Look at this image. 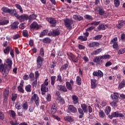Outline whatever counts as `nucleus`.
Instances as JSON below:
<instances>
[{
  "mask_svg": "<svg viewBox=\"0 0 125 125\" xmlns=\"http://www.w3.org/2000/svg\"><path fill=\"white\" fill-rule=\"evenodd\" d=\"M6 63L7 64L4 65L3 63H2V60L0 59V73H2V75H5L6 77L9 73V71L12 69V64L13 62H12V60L10 58H8L6 60Z\"/></svg>",
  "mask_w": 125,
  "mask_h": 125,
  "instance_id": "nucleus-1",
  "label": "nucleus"
},
{
  "mask_svg": "<svg viewBox=\"0 0 125 125\" xmlns=\"http://www.w3.org/2000/svg\"><path fill=\"white\" fill-rule=\"evenodd\" d=\"M64 26L65 28L67 30H69V31H71L72 29H73V26L72 25H73V23H74V21H72V20L66 18L65 20H63Z\"/></svg>",
  "mask_w": 125,
  "mask_h": 125,
  "instance_id": "nucleus-2",
  "label": "nucleus"
},
{
  "mask_svg": "<svg viewBox=\"0 0 125 125\" xmlns=\"http://www.w3.org/2000/svg\"><path fill=\"white\" fill-rule=\"evenodd\" d=\"M66 55L68 59H69L71 62H73L74 63H78V57H76V55H74V54H73L72 52H67Z\"/></svg>",
  "mask_w": 125,
  "mask_h": 125,
  "instance_id": "nucleus-3",
  "label": "nucleus"
},
{
  "mask_svg": "<svg viewBox=\"0 0 125 125\" xmlns=\"http://www.w3.org/2000/svg\"><path fill=\"white\" fill-rule=\"evenodd\" d=\"M108 117L112 120L113 118H125V115L123 114V113H119V111H116L114 112H112L111 115H108Z\"/></svg>",
  "mask_w": 125,
  "mask_h": 125,
  "instance_id": "nucleus-4",
  "label": "nucleus"
},
{
  "mask_svg": "<svg viewBox=\"0 0 125 125\" xmlns=\"http://www.w3.org/2000/svg\"><path fill=\"white\" fill-rule=\"evenodd\" d=\"M17 19L20 22H24V21H28L29 20V15L27 14H23L22 15H19Z\"/></svg>",
  "mask_w": 125,
  "mask_h": 125,
  "instance_id": "nucleus-5",
  "label": "nucleus"
},
{
  "mask_svg": "<svg viewBox=\"0 0 125 125\" xmlns=\"http://www.w3.org/2000/svg\"><path fill=\"white\" fill-rule=\"evenodd\" d=\"M46 20L50 23L51 27H56V25H57V21L56 20V19L54 18L48 17L46 18Z\"/></svg>",
  "mask_w": 125,
  "mask_h": 125,
  "instance_id": "nucleus-6",
  "label": "nucleus"
},
{
  "mask_svg": "<svg viewBox=\"0 0 125 125\" xmlns=\"http://www.w3.org/2000/svg\"><path fill=\"white\" fill-rule=\"evenodd\" d=\"M94 9L96 12H98V14L99 15L102 16L104 15V14H106V13H105V10L103 8V6L101 5L95 7Z\"/></svg>",
  "mask_w": 125,
  "mask_h": 125,
  "instance_id": "nucleus-7",
  "label": "nucleus"
},
{
  "mask_svg": "<svg viewBox=\"0 0 125 125\" xmlns=\"http://www.w3.org/2000/svg\"><path fill=\"white\" fill-rule=\"evenodd\" d=\"M31 102H35L36 106L38 107L40 105V98L37 94H34L30 99Z\"/></svg>",
  "mask_w": 125,
  "mask_h": 125,
  "instance_id": "nucleus-8",
  "label": "nucleus"
},
{
  "mask_svg": "<svg viewBox=\"0 0 125 125\" xmlns=\"http://www.w3.org/2000/svg\"><path fill=\"white\" fill-rule=\"evenodd\" d=\"M43 58L39 56L37 58V69H41L42 67V62H43Z\"/></svg>",
  "mask_w": 125,
  "mask_h": 125,
  "instance_id": "nucleus-9",
  "label": "nucleus"
},
{
  "mask_svg": "<svg viewBox=\"0 0 125 125\" xmlns=\"http://www.w3.org/2000/svg\"><path fill=\"white\" fill-rule=\"evenodd\" d=\"M8 95H9V87L7 86L3 91L4 101L3 103H4V102H6V101H7V100L8 99Z\"/></svg>",
  "mask_w": 125,
  "mask_h": 125,
  "instance_id": "nucleus-10",
  "label": "nucleus"
},
{
  "mask_svg": "<svg viewBox=\"0 0 125 125\" xmlns=\"http://www.w3.org/2000/svg\"><path fill=\"white\" fill-rule=\"evenodd\" d=\"M78 112V110H77V108L75 107V106L70 104L68 105V108H67V113H77Z\"/></svg>",
  "mask_w": 125,
  "mask_h": 125,
  "instance_id": "nucleus-11",
  "label": "nucleus"
},
{
  "mask_svg": "<svg viewBox=\"0 0 125 125\" xmlns=\"http://www.w3.org/2000/svg\"><path fill=\"white\" fill-rule=\"evenodd\" d=\"M48 36H52L53 37H57L60 35V31L58 29H53V31L48 34Z\"/></svg>",
  "mask_w": 125,
  "mask_h": 125,
  "instance_id": "nucleus-12",
  "label": "nucleus"
},
{
  "mask_svg": "<svg viewBox=\"0 0 125 125\" xmlns=\"http://www.w3.org/2000/svg\"><path fill=\"white\" fill-rule=\"evenodd\" d=\"M57 88L60 91L62 92H67L68 91V89L66 88V86L63 85H57Z\"/></svg>",
  "mask_w": 125,
  "mask_h": 125,
  "instance_id": "nucleus-13",
  "label": "nucleus"
},
{
  "mask_svg": "<svg viewBox=\"0 0 125 125\" xmlns=\"http://www.w3.org/2000/svg\"><path fill=\"white\" fill-rule=\"evenodd\" d=\"M44 85H41V93L42 95H45V92H48V87Z\"/></svg>",
  "mask_w": 125,
  "mask_h": 125,
  "instance_id": "nucleus-14",
  "label": "nucleus"
},
{
  "mask_svg": "<svg viewBox=\"0 0 125 125\" xmlns=\"http://www.w3.org/2000/svg\"><path fill=\"white\" fill-rule=\"evenodd\" d=\"M31 29H35V30H39L41 28V25H39L36 21H34L30 25Z\"/></svg>",
  "mask_w": 125,
  "mask_h": 125,
  "instance_id": "nucleus-15",
  "label": "nucleus"
},
{
  "mask_svg": "<svg viewBox=\"0 0 125 125\" xmlns=\"http://www.w3.org/2000/svg\"><path fill=\"white\" fill-rule=\"evenodd\" d=\"M9 13L10 15H11V16H15L17 19L18 17V15H19L15 9H10V12H9Z\"/></svg>",
  "mask_w": 125,
  "mask_h": 125,
  "instance_id": "nucleus-16",
  "label": "nucleus"
},
{
  "mask_svg": "<svg viewBox=\"0 0 125 125\" xmlns=\"http://www.w3.org/2000/svg\"><path fill=\"white\" fill-rule=\"evenodd\" d=\"M111 99L113 101H116V102H119V94L117 93L112 94L110 96Z\"/></svg>",
  "mask_w": 125,
  "mask_h": 125,
  "instance_id": "nucleus-17",
  "label": "nucleus"
},
{
  "mask_svg": "<svg viewBox=\"0 0 125 125\" xmlns=\"http://www.w3.org/2000/svg\"><path fill=\"white\" fill-rule=\"evenodd\" d=\"M56 100L58 103L61 105H64V104H65V99L62 96L57 97Z\"/></svg>",
  "mask_w": 125,
  "mask_h": 125,
  "instance_id": "nucleus-18",
  "label": "nucleus"
},
{
  "mask_svg": "<svg viewBox=\"0 0 125 125\" xmlns=\"http://www.w3.org/2000/svg\"><path fill=\"white\" fill-rule=\"evenodd\" d=\"M19 25V22L17 21L14 22L10 25L11 30H16V29H18Z\"/></svg>",
  "mask_w": 125,
  "mask_h": 125,
  "instance_id": "nucleus-19",
  "label": "nucleus"
},
{
  "mask_svg": "<svg viewBox=\"0 0 125 125\" xmlns=\"http://www.w3.org/2000/svg\"><path fill=\"white\" fill-rule=\"evenodd\" d=\"M93 62L95 63H97V64H98L99 65H100V64H102L103 63V61H102L101 59H100V56H97L95 58H94Z\"/></svg>",
  "mask_w": 125,
  "mask_h": 125,
  "instance_id": "nucleus-20",
  "label": "nucleus"
},
{
  "mask_svg": "<svg viewBox=\"0 0 125 125\" xmlns=\"http://www.w3.org/2000/svg\"><path fill=\"white\" fill-rule=\"evenodd\" d=\"M100 45V43L97 42H90L88 44L89 47H96L97 46H99Z\"/></svg>",
  "mask_w": 125,
  "mask_h": 125,
  "instance_id": "nucleus-21",
  "label": "nucleus"
},
{
  "mask_svg": "<svg viewBox=\"0 0 125 125\" xmlns=\"http://www.w3.org/2000/svg\"><path fill=\"white\" fill-rule=\"evenodd\" d=\"M57 112V105L55 104H53L52 105V107L51 108V114H52L53 115L54 114L56 113Z\"/></svg>",
  "mask_w": 125,
  "mask_h": 125,
  "instance_id": "nucleus-22",
  "label": "nucleus"
},
{
  "mask_svg": "<svg viewBox=\"0 0 125 125\" xmlns=\"http://www.w3.org/2000/svg\"><path fill=\"white\" fill-rule=\"evenodd\" d=\"M125 20H120L118 21V24L116 25V27L118 28V29H121L123 26H125Z\"/></svg>",
  "mask_w": 125,
  "mask_h": 125,
  "instance_id": "nucleus-23",
  "label": "nucleus"
},
{
  "mask_svg": "<svg viewBox=\"0 0 125 125\" xmlns=\"http://www.w3.org/2000/svg\"><path fill=\"white\" fill-rule=\"evenodd\" d=\"M9 23V21L5 20L4 18L0 20V26H4Z\"/></svg>",
  "mask_w": 125,
  "mask_h": 125,
  "instance_id": "nucleus-24",
  "label": "nucleus"
},
{
  "mask_svg": "<svg viewBox=\"0 0 125 125\" xmlns=\"http://www.w3.org/2000/svg\"><path fill=\"white\" fill-rule=\"evenodd\" d=\"M99 116L101 119H104L106 118V114H105V112H104V111L102 109H100L99 111Z\"/></svg>",
  "mask_w": 125,
  "mask_h": 125,
  "instance_id": "nucleus-25",
  "label": "nucleus"
},
{
  "mask_svg": "<svg viewBox=\"0 0 125 125\" xmlns=\"http://www.w3.org/2000/svg\"><path fill=\"white\" fill-rule=\"evenodd\" d=\"M82 109L83 110L84 113H87L88 108L87 105L85 104H81Z\"/></svg>",
  "mask_w": 125,
  "mask_h": 125,
  "instance_id": "nucleus-26",
  "label": "nucleus"
},
{
  "mask_svg": "<svg viewBox=\"0 0 125 125\" xmlns=\"http://www.w3.org/2000/svg\"><path fill=\"white\" fill-rule=\"evenodd\" d=\"M12 49V48H11L9 46H8L5 49H4L3 52L4 53V54H6L7 55L9 54V52H10V51Z\"/></svg>",
  "mask_w": 125,
  "mask_h": 125,
  "instance_id": "nucleus-27",
  "label": "nucleus"
},
{
  "mask_svg": "<svg viewBox=\"0 0 125 125\" xmlns=\"http://www.w3.org/2000/svg\"><path fill=\"white\" fill-rule=\"evenodd\" d=\"M73 104H78L79 103V97L74 95L72 96Z\"/></svg>",
  "mask_w": 125,
  "mask_h": 125,
  "instance_id": "nucleus-28",
  "label": "nucleus"
},
{
  "mask_svg": "<svg viewBox=\"0 0 125 125\" xmlns=\"http://www.w3.org/2000/svg\"><path fill=\"white\" fill-rule=\"evenodd\" d=\"M78 112L80 114V115L79 116V119H83V115H84L83 110L82 109V108L80 107L78 108Z\"/></svg>",
  "mask_w": 125,
  "mask_h": 125,
  "instance_id": "nucleus-29",
  "label": "nucleus"
},
{
  "mask_svg": "<svg viewBox=\"0 0 125 125\" xmlns=\"http://www.w3.org/2000/svg\"><path fill=\"white\" fill-rule=\"evenodd\" d=\"M91 85L92 88H96V86H97V84L96 83V80L92 79L91 80Z\"/></svg>",
  "mask_w": 125,
  "mask_h": 125,
  "instance_id": "nucleus-30",
  "label": "nucleus"
},
{
  "mask_svg": "<svg viewBox=\"0 0 125 125\" xmlns=\"http://www.w3.org/2000/svg\"><path fill=\"white\" fill-rule=\"evenodd\" d=\"M64 120L66 122H69V123H72L74 122V119L70 116H67L64 117Z\"/></svg>",
  "mask_w": 125,
  "mask_h": 125,
  "instance_id": "nucleus-31",
  "label": "nucleus"
},
{
  "mask_svg": "<svg viewBox=\"0 0 125 125\" xmlns=\"http://www.w3.org/2000/svg\"><path fill=\"white\" fill-rule=\"evenodd\" d=\"M73 19L78 21H82V20H83V18L79 15H75L73 16Z\"/></svg>",
  "mask_w": 125,
  "mask_h": 125,
  "instance_id": "nucleus-32",
  "label": "nucleus"
},
{
  "mask_svg": "<svg viewBox=\"0 0 125 125\" xmlns=\"http://www.w3.org/2000/svg\"><path fill=\"white\" fill-rule=\"evenodd\" d=\"M38 17V15L36 14H32L30 16H28V20L31 21V20H35Z\"/></svg>",
  "mask_w": 125,
  "mask_h": 125,
  "instance_id": "nucleus-33",
  "label": "nucleus"
},
{
  "mask_svg": "<svg viewBox=\"0 0 125 125\" xmlns=\"http://www.w3.org/2000/svg\"><path fill=\"white\" fill-rule=\"evenodd\" d=\"M111 108L110 106H107L105 107V109L104 110V112L105 114L107 115V116H109V114L110 113H111Z\"/></svg>",
  "mask_w": 125,
  "mask_h": 125,
  "instance_id": "nucleus-34",
  "label": "nucleus"
},
{
  "mask_svg": "<svg viewBox=\"0 0 125 125\" xmlns=\"http://www.w3.org/2000/svg\"><path fill=\"white\" fill-rule=\"evenodd\" d=\"M48 33V30H43L40 34V38H43L44 36H46Z\"/></svg>",
  "mask_w": 125,
  "mask_h": 125,
  "instance_id": "nucleus-35",
  "label": "nucleus"
},
{
  "mask_svg": "<svg viewBox=\"0 0 125 125\" xmlns=\"http://www.w3.org/2000/svg\"><path fill=\"white\" fill-rule=\"evenodd\" d=\"M42 42L47 44L50 43L51 42V39L48 37H46L43 39Z\"/></svg>",
  "mask_w": 125,
  "mask_h": 125,
  "instance_id": "nucleus-36",
  "label": "nucleus"
},
{
  "mask_svg": "<svg viewBox=\"0 0 125 125\" xmlns=\"http://www.w3.org/2000/svg\"><path fill=\"white\" fill-rule=\"evenodd\" d=\"M111 58V55L109 54L104 55L103 56H100V59L104 60L106 59H110Z\"/></svg>",
  "mask_w": 125,
  "mask_h": 125,
  "instance_id": "nucleus-37",
  "label": "nucleus"
},
{
  "mask_svg": "<svg viewBox=\"0 0 125 125\" xmlns=\"http://www.w3.org/2000/svg\"><path fill=\"white\" fill-rule=\"evenodd\" d=\"M105 26L106 25H104L103 23H101L97 27L98 31L106 30Z\"/></svg>",
  "mask_w": 125,
  "mask_h": 125,
  "instance_id": "nucleus-38",
  "label": "nucleus"
},
{
  "mask_svg": "<svg viewBox=\"0 0 125 125\" xmlns=\"http://www.w3.org/2000/svg\"><path fill=\"white\" fill-rule=\"evenodd\" d=\"M66 89H68V90H70V91H72L73 90V88L72 87V85H71V83H70V82H66L65 83Z\"/></svg>",
  "mask_w": 125,
  "mask_h": 125,
  "instance_id": "nucleus-39",
  "label": "nucleus"
},
{
  "mask_svg": "<svg viewBox=\"0 0 125 125\" xmlns=\"http://www.w3.org/2000/svg\"><path fill=\"white\" fill-rule=\"evenodd\" d=\"M76 83L78 85H81L82 84V78L80 76H77L76 77Z\"/></svg>",
  "mask_w": 125,
  "mask_h": 125,
  "instance_id": "nucleus-40",
  "label": "nucleus"
},
{
  "mask_svg": "<svg viewBox=\"0 0 125 125\" xmlns=\"http://www.w3.org/2000/svg\"><path fill=\"white\" fill-rule=\"evenodd\" d=\"M1 10L4 13H9V12H10V9L7 8V7H3L1 8Z\"/></svg>",
  "mask_w": 125,
  "mask_h": 125,
  "instance_id": "nucleus-41",
  "label": "nucleus"
},
{
  "mask_svg": "<svg viewBox=\"0 0 125 125\" xmlns=\"http://www.w3.org/2000/svg\"><path fill=\"white\" fill-rule=\"evenodd\" d=\"M22 107L23 108V109L24 110V111H27L28 108V103L27 102L23 103L22 104Z\"/></svg>",
  "mask_w": 125,
  "mask_h": 125,
  "instance_id": "nucleus-42",
  "label": "nucleus"
},
{
  "mask_svg": "<svg viewBox=\"0 0 125 125\" xmlns=\"http://www.w3.org/2000/svg\"><path fill=\"white\" fill-rule=\"evenodd\" d=\"M102 51V49L99 48V49H97L94 50L93 52V55H97V54H99V53H100V52H101Z\"/></svg>",
  "mask_w": 125,
  "mask_h": 125,
  "instance_id": "nucleus-43",
  "label": "nucleus"
},
{
  "mask_svg": "<svg viewBox=\"0 0 125 125\" xmlns=\"http://www.w3.org/2000/svg\"><path fill=\"white\" fill-rule=\"evenodd\" d=\"M114 4L115 7H119V6H120V4H121L120 0H114Z\"/></svg>",
  "mask_w": 125,
  "mask_h": 125,
  "instance_id": "nucleus-44",
  "label": "nucleus"
},
{
  "mask_svg": "<svg viewBox=\"0 0 125 125\" xmlns=\"http://www.w3.org/2000/svg\"><path fill=\"white\" fill-rule=\"evenodd\" d=\"M56 80V76L51 77V85H54L55 84V80Z\"/></svg>",
  "mask_w": 125,
  "mask_h": 125,
  "instance_id": "nucleus-45",
  "label": "nucleus"
},
{
  "mask_svg": "<svg viewBox=\"0 0 125 125\" xmlns=\"http://www.w3.org/2000/svg\"><path fill=\"white\" fill-rule=\"evenodd\" d=\"M15 107L17 110H21V109H22L21 104L20 102H17L15 103Z\"/></svg>",
  "mask_w": 125,
  "mask_h": 125,
  "instance_id": "nucleus-46",
  "label": "nucleus"
},
{
  "mask_svg": "<svg viewBox=\"0 0 125 125\" xmlns=\"http://www.w3.org/2000/svg\"><path fill=\"white\" fill-rule=\"evenodd\" d=\"M22 36L25 38H29V33H28V30H23Z\"/></svg>",
  "mask_w": 125,
  "mask_h": 125,
  "instance_id": "nucleus-47",
  "label": "nucleus"
},
{
  "mask_svg": "<svg viewBox=\"0 0 125 125\" xmlns=\"http://www.w3.org/2000/svg\"><path fill=\"white\" fill-rule=\"evenodd\" d=\"M5 119L4 113L0 110V121H3Z\"/></svg>",
  "mask_w": 125,
  "mask_h": 125,
  "instance_id": "nucleus-48",
  "label": "nucleus"
},
{
  "mask_svg": "<svg viewBox=\"0 0 125 125\" xmlns=\"http://www.w3.org/2000/svg\"><path fill=\"white\" fill-rule=\"evenodd\" d=\"M31 87H32V86L31 85V84L27 85L25 86L26 91H27V92H31V91H32V90H31Z\"/></svg>",
  "mask_w": 125,
  "mask_h": 125,
  "instance_id": "nucleus-49",
  "label": "nucleus"
},
{
  "mask_svg": "<svg viewBox=\"0 0 125 125\" xmlns=\"http://www.w3.org/2000/svg\"><path fill=\"white\" fill-rule=\"evenodd\" d=\"M11 99L13 102H15V101H16V99H17V94L15 93L12 94Z\"/></svg>",
  "mask_w": 125,
  "mask_h": 125,
  "instance_id": "nucleus-50",
  "label": "nucleus"
},
{
  "mask_svg": "<svg viewBox=\"0 0 125 125\" xmlns=\"http://www.w3.org/2000/svg\"><path fill=\"white\" fill-rule=\"evenodd\" d=\"M118 37H115L113 39H112L111 41H110V44H114L115 43H118Z\"/></svg>",
  "mask_w": 125,
  "mask_h": 125,
  "instance_id": "nucleus-51",
  "label": "nucleus"
},
{
  "mask_svg": "<svg viewBox=\"0 0 125 125\" xmlns=\"http://www.w3.org/2000/svg\"><path fill=\"white\" fill-rule=\"evenodd\" d=\"M56 81H57V82H59L60 83H62V82H63V80H62V76H61V75L60 74H59L57 76Z\"/></svg>",
  "mask_w": 125,
  "mask_h": 125,
  "instance_id": "nucleus-52",
  "label": "nucleus"
},
{
  "mask_svg": "<svg viewBox=\"0 0 125 125\" xmlns=\"http://www.w3.org/2000/svg\"><path fill=\"white\" fill-rule=\"evenodd\" d=\"M78 40H81L82 42H86V41H87V38L86 37H85L83 36H80L78 37Z\"/></svg>",
  "mask_w": 125,
  "mask_h": 125,
  "instance_id": "nucleus-53",
  "label": "nucleus"
},
{
  "mask_svg": "<svg viewBox=\"0 0 125 125\" xmlns=\"http://www.w3.org/2000/svg\"><path fill=\"white\" fill-rule=\"evenodd\" d=\"M84 18L85 19H87L88 20H93V18L92 16L89 15H85L84 16Z\"/></svg>",
  "mask_w": 125,
  "mask_h": 125,
  "instance_id": "nucleus-54",
  "label": "nucleus"
},
{
  "mask_svg": "<svg viewBox=\"0 0 125 125\" xmlns=\"http://www.w3.org/2000/svg\"><path fill=\"white\" fill-rule=\"evenodd\" d=\"M11 115L13 119H16V113H15L14 110H11Z\"/></svg>",
  "mask_w": 125,
  "mask_h": 125,
  "instance_id": "nucleus-55",
  "label": "nucleus"
},
{
  "mask_svg": "<svg viewBox=\"0 0 125 125\" xmlns=\"http://www.w3.org/2000/svg\"><path fill=\"white\" fill-rule=\"evenodd\" d=\"M125 49L121 48L118 51V55H121V54H124V53H125Z\"/></svg>",
  "mask_w": 125,
  "mask_h": 125,
  "instance_id": "nucleus-56",
  "label": "nucleus"
},
{
  "mask_svg": "<svg viewBox=\"0 0 125 125\" xmlns=\"http://www.w3.org/2000/svg\"><path fill=\"white\" fill-rule=\"evenodd\" d=\"M29 79H30L31 81H34L35 80V75L34 74V73L31 72L29 74Z\"/></svg>",
  "mask_w": 125,
  "mask_h": 125,
  "instance_id": "nucleus-57",
  "label": "nucleus"
},
{
  "mask_svg": "<svg viewBox=\"0 0 125 125\" xmlns=\"http://www.w3.org/2000/svg\"><path fill=\"white\" fill-rule=\"evenodd\" d=\"M112 46L114 49H116V50H118L119 49V44H118V42L114 43V44H113Z\"/></svg>",
  "mask_w": 125,
  "mask_h": 125,
  "instance_id": "nucleus-58",
  "label": "nucleus"
},
{
  "mask_svg": "<svg viewBox=\"0 0 125 125\" xmlns=\"http://www.w3.org/2000/svg\"><path fill=\"white\" fill-rule=\"evenodd\" d=\"M18 90L20 92H21V93H24V89H23V87L19 86L18 87Z\"/></svg>",
  "mask_w": 125,
  "mask_h": 125,
  "instance_id": "nucleus-59",
  "label": "nucleus"
},
{
  "mask_svg": "<svg viewBox=\"0 0 125 125\" xmlns=\"http://www.w3.org/2000/svg\"><path fill=\"white\" fill-rule=\"evenodd\" d=\"M118 102H116L115 101H113L111 103H110V104L111 106H112L113 107H117V103H118Z\"/></svg>",
  "mask_w": 125,
  "mask_h": 125,
  "instance_id": "nucleus-60",
  "label": "nucleus"
},
{
  "mask_svg": "<svg viewBox=\"0 0 125 125\" xmlns=\"http://www.w3.org/2000/svg\"><path fill=\"white\" fill-rule=\"evenodd\" d=\"M46 99L47 101L50 102V101H51V95H50V94H48L46 97Z\"/></svg>",
  "mask_w": 125,
  "mask_h": 125,
  "instance_id": "nucleus-61",
  "label": "nucleus"
},
{
  "mask_svg": "<svg viewBox=\"0 0 125 125\" xmlns=\"http://www.w3.org/2000/svg\"><path fill=\"white\" fill-rule=\"evenodd\" d=\"M98 76H99V77H100V78H102V77H103V76H104V74L100 70H99L98 71Z\"/></svg>",
  "mask_w": 125,
  "mask_h": 125,
  "instance_id": "nucleus-62",
  "label": "nucleus"
},
{
  "mask_svg": "<svg viewBox=\"0 0 125 125\" xmlns=\"http://www.w3.org/2000/svg\"><path fill=\"white\" fill-rule=\"evenodd\" d=\"M40 77V73H39V71H35V80H38Z\"/></svg>",
  "mask_w": 125,
  "mask_h": 125,
  "instance_id": "nucleus-63",
  "label": "nucleus"
},
{
  "mask_svg": "<svg viewBox=\"0 0 125 125\" xmlns=\"http://www.w3.org/2000/svg\"><path fill=\"white\" fill-rule=\"evenodd\" d=\"M68 67H69V64L65 63L62 66V70H67V68H68Z\"/></svg>",
  "mask_w": 125,
  "mask_h": 125,
  "instance_id": "nucleus-64",
  "label": "nucleus"
}]
</instances>
